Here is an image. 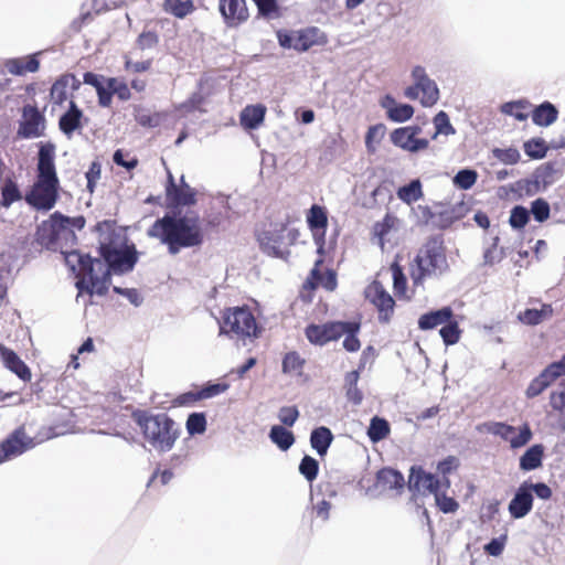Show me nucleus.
<instances>
[{
    "instance_id": "f257e3e1",
    "label": "nucleus",
    "mask_w": 565,
    "mask_h": 565,
    "mask_svg": "<svg viewBox=\"0 0 565 565\" xmlns=\"http://www.w3.org/2000/svg\"><path fill=\"white\" fill-rule=\"evenodd\" d=\"M147 235L164 245L170 255L200 247L204 243V232L198 215L164 214L152 223Z\"/></svg>"
},
{
    "instance_id": "f03ea898",
    "label": "nucleus",
    "mask_w": 565,
    "mask_h": 565,
    "mask_svg": "<svg viewBox=\"0 0 565 565\" xmlns=\"http://www.w3.org/2000/svg\"><path fill=\"white\" fill-rule=\"evenodd\" d=\"M53 143L41 145L38 153L36 179L25 193V202L35 211H51L58 200L60 180L54 163Z\"/></svg>"
},
{
    "instance_id": "7ed1b4c3",
    "label": "nucleus",
    "mask_w": 565,
    "mask_h": 565,
    "mask_svg": "<svg viewBox=\"0 0 565 565\" xmlns=\"http://www.w3.org/2000/svg\"><path fill=\"white\" fill-rule=\"evenodd\" d=\"M132 419L140 428L143 438L158 451H169L180 437L178 424L166 413L150 414L135 411Z\"/></svg>"
},
{
    "instance_id": "20e7f679",
    "label": "nucleus",
    "mask_w": 565,
    "mask_h": 565,
    "mask_svg": "<svg viewBox=\"0 0 565 565\" xmlns=\"http://www.w3.org/2000/svg\"><path fill=\"white\" fill-rule=\"evenodd\" d=\"M66 262L72 264L76 262L78 265L76 287L79 291L88 295L105 296L108 291L111 275L109 268L99 258H92L89 255H82L76 250H72L66 255Z\"/></svg>"
},
{
    "instance_id": "39448f33",
    "label": "nucleus",
    "mask_w": 565,
    "mask_h": 565,
    "mask_svg": "<svg viewBox=\"0 0 565 565\" xmlns=\"http://www.w3.org/2000/svg\"><path fill=\"white\" fill-rule=\"evenodd\" d=\"M95 231L99 234V255L109 268V273L124 274L132 270L138 260L136 248L134 245L125 248L114 246L110 238V234H114V222L107 220L98 222Z\"/></svg>"
},
{
    "instance_id": "423d86ee",
    "label": "nucleus",
    "mask_w": 565,
    "mask_h": 565,
    "mask_svg": "<svg viewBox=\"0 0 565 565\" xmlns=\"http://www.w3.org/2000/svg\"><path fill=\"white\" fill-rule=\"evenodd\" d=\"M447 265L443 241L429 237L409 264V276L415 287L423 286L426 278L441 273Z\"/></svg>"
},
{
    "instance_id": "0eeeda50",
    "label": "nucleus",
    "mask_w": 565,
    "mask_h": 565,
    "mask_svg": "<svg viewBox=\"0 0 565 565\" xmlns=\"http://www.w3.org/2000/svg\"><path fill=\"white\" fill-rule=\"evenodd\" d=\"M286 222L269 223L258 234L257 241L260 249L273 257L287 259L290 252L288 247L297 241V230H289Z\"/></svg>"
},
{
    "instance_id": "6e6552de",
    "label": "nucleus",
    "mask_w": 565,
    "mask_h": 565,
    "mask_svg": "<svg viewBox=\"0 0 565 565\" xmlns=\"http://www.w3.org/2000/svg\"><path fill=\"white\" fill-rule=\"evenodd\" d=\"M259 332L256 319L246 305L226 308L222 313L221 334H235L241 339L257 337Z\"/></svg>"
},
{
    "instance_id": "1a4fd4ad",
    "label": "nucleus",
    "mask_w": 565,
    "mask_h": 565,
    "mask_svg": "<svg viewBox=\"0 0 565 565\" xmlns=\"http://www.w3.org/2000/svg\"><path fill=\"white\" fill-rule=\"evenodd\" d=\"M276 38L282 49L307 52L313 46L324 45L328 42L326 34L317 26H307L299 30L280 29Z\"/></svg>"
},
{
    "instance_id": "9d476101",
    "label": "nucleus",
    "mask_w": 565,
    "mask_h": 565,
    "mask_svg": "<svg viewBox=\"0 0 565 565\" xmlns=\"http://www.w3.org/2000/svg\"><path fill=\"white\" fill-rule=\"evenodd\" d=\"M36 241L47 249H60L66 256L68 252L64 250L62 241L65 242V245L70 244L72 247L76 244L77 238L74 232H66L63 228L62 223L55 218V213H53L49 220L43 221L38 226Z\"/></svg>"
},
{
    "instance_id": "9b49d317",
    "label": "nucleus",
    "mask_w": 565,
    "mask_h": 565,
    "mask_svg": "<svg viewBox=\"0 0 565 565\" xmlns=\"http://www.w3.org/2000/svg\"><path fill=\"white\" fill-rule=\"evenodd\" d=\"M477 430L500 437L502 440L509 443L512 449L524 447L533 437V433L527 423L516 428L502 422H488L478 425Z\"/></svg>"
},
{
    "instance_id": "f8f14e48",
    "label": "nucleus",
    "mask_w": 565,
    "mask_h": 565,
    "mask_svg": "<svg viewBox=\"0 0 565 565\" xmlns=\"http://www.w3.org/2000/svg\"><path fill=\"white\" fill-rule=\"evenodd\" d=\"M412 76L414 85L408 86L404 90V95L409 99L420 98V104L424 107L434 106L439 99V89L436 83L427 76L422 66H415Z\"/></svg>"
},
{
    "instance_id": "ddd939ff",
    "label": "nucleus",
    "mask_w": 565,
    "mask_h": 565,
    "mask_svg": "<svg viewBox=\"0 0 565 565\" xmlns=\"http://www.w3.org/2000/svg\"><path fill=\"white\" fill-rule=\"evenodd\" d=\"M46 130V118L43 110L36 105L25 104L21 108L17 137L20 139H35L43 137Z\"/></svg>"
},
{
    "instance_id": "4468645a",
    "label": "nucleus",
    "mask_w": 565,
    "mask_h": 565,
    "mask_svg": "<svg viewBox=\"0 0 565 565\" xmlns=\"http://www.w3.org/2000/svg\"><path fill=\"white\" fill-rule=\"evenodd\" d=\"M365 298L376 308L379 321L387 323L394 315L395 300L379 280H373L365 288Z\"/></svg>"
},
{
    "instance_id": "2eb2a0df",
    "label": "nucleus",
    "mask_w": 565,
    "mask_h": 565,
    "mask_svg": "<svg viewBox=\"0 0 565 565\" xmlns=\"http://www.w3.org/2000/svg\"><path fill=\"white\" fill-rule=\"evenodd\" d=\"M36 445L34 438L25 433V427L19 426L0 443V463L11 460Z\"/></svg>"
},
{
    "instance_id": "dca6fc26",
    "label": "nucleus",
    "mask_w": 565,
    "mask_h": 565,
    "mask_svg": "<svg viewBox=\"0 0 565 565\" xmlns=\"http://www.w3.org/2000/svg\"><path fill=\"white\" fill-rule=\"evenodd\" d=\"M166 200L172 207L191 206L196 203V191L184 181L183 175L180 179V184H175L173 175L168 172Z\"/></svg>"
},
{
    "instance_id": "f3484780",
    "label": "nucleus",
    "mask_w": 565,
    "mask_h": 565,
    "mask_svg": "<svg viewBox=\"0 0 565 565\" xmlns=\"http://www.w3.org/2000/svg\"><path fill=\"white\" fill-rule=\"evenodd\" d=\"M323 255L315 262L313 268L310 270L307 279L302 284V291L312 292L319 286L327 291H334L338 286L337 273L333 269H327L324 274L321 273L323 265Z\"/></svg>"
},
{
    "instance_id": "a211bd4d",
    "label": "nucleus",
    "mask_w": 565,
    "mask_h": 565,
    "mask_svg": "<svg viewBox=\"0 0 565 565\" xmlns=\"http://www.w3.org/2000/svg\"><path fill=\"white\" fill-rule=\"evenodd\" d=\"M422 129L418 126L396 128L391 134V140L396 146L408 152H417L428 148L429 142L425 138H417Z\"/></svg>"
},
{
    "instance_id": "6ab92c4d",
    "label": "nucleus",
    "mask_w": 565,
    "mask_h": 565,
    "mask_svg": "<svg viewBox=\"0 0 565 565\" xmlns=\"http://www.w3.org/2000/svg\"><path fill=\"white\" fill-rule=\"evenodd\" d=\"M344 321H331L323 324H309L306 330V337L312 344L323 345L330 341H335L342 337Z\"/></svg>"
},
{
    "instance_id": "aec40b11",
    "label": "nucleus",
    "mask_w": 565,
    "mask_h": 565,
    "mask_svg": "<svg viewBox=\"0 0 565 565\" xmlns=\"http://www.w3.org/2000/svg\"><path fill=\"white\" fill-rule=\"evenodd\" d=\"M227 383L206 384L201 388H195L178 395L173 401V406H193L196 402L212 398L228 390Z\"/></svg>"
},
{
    "instance_id": "412c9836",
    "label": "nucleus",
    "mask_w": 565,
    "mask_h": 565,
    "mask_svg": "<svg viewBox=\"0 0 565 565\" xmlns=\"http://www.w3.org/2000/svg\"><path fill=\"white\" fill-rule=\"evenodd\" d=\"M218 10L230 28H236L249 18L246 0H218Z\"/></svg>"
},
{
    "instance_id": "4be33fe9",
    "label": "nucleus",
    "mask_w": 565,
    "mask_h": 565,
    "mask_svg": "<svg viewBox=\"0 0 565 565\" xmlns=\"http://www.w3.org/2000/svg\"><path fill=\"white\" fill-rule=\"evenodd\" d=\"M408 487L411 490L422 494H437L440 490V480L420 467H412Z\"/></svg>"
},
{
    "instance_id": "5701e85b",
    "label": "nucleus",
    "mask_w": 565,
    "mask_h": 565,
    "mask_svg": "<svg viewBox=\"0 0 565 565\" xmlns=\"http://www.w3.org/2000/svg\"><path fill=\"white\" fill-rule=\"evenodd\" d=\"M87 118L84 111L77 106L72 99L68 103L67 110L58 118V129L68 138H71L75 131L82 130L87 122Z\"/></svg>"
},
{
    "instance_id": "b1692460",
    "label": "nucleus",
    "mask_w": 565,
    "mask_h": 565,
    "mask_svg": "<svg viewBox=\"0 0 565 565\" xmlns=\"http://www.w3.org/2000/svg\"><path fill=\"white\" fill-rule=\"evenodd\" d=\"M307 223L311 232L313 233L315 239L319 241L318 253L324 254L323 239L328 227V213L323 206L313 204L307 213Z\"/></svg>"
},
{
    "instance_id": "393cba45",
    "label": "nucleus",
    "mask_w": 565,
    "mask_h": 565,
    "mask_svg": "<svg viewBox=\"0 0 565 565\" xmlns=\"http://www.w3.org/2000/svg\"><path fill=\"white\" fill-rule=\"evenodd\" d=\"M0 359L3 365L14 373L23 382H30L32 373L30 367L20 359V356L6 345L0 343Z\"/></svg>"
},
{
    "instance_id": "a878e982",
    "label": "nucleus",
    "mask_w": 565,
    "mask_h": 565,
    "mask_svg": "<svg viewBox=\"0 0 565 565\" xmlns=\"http://www.w3.org/2000/svg\"><path fill=\"white\" fill-rule=\"evenodd\" d=\"M375 487L381 491H396V493H401L405 487V479L399 471L384 467L376 472Z\"/></svg>"
},
{
    "instance_id": "bb28decb",
    "label": "nucleus",
    "mask_w": 565,
    "mask_h": 565,
    "mask_svg": "<svg viewBox=\"0 0 565 565\" xmlns=\"http://www.w3.org/2000/svg\"><path fill=\"white\" fill-rule=\"evenodd\" d=\"M533 507V495L531 488L524 482L516 491L514 498L509 503V512L512 518H524Z\"/></svg>"
},
{
    "instance_id": "cd10ccee",
    "label": "nucleus",
    "mask_w": 565,
    "mask_h": 565,
    "mask_svg": "<svg viewBox=\"0 0 565 565\" xmlns=\"http://www.w3.org/2000/svg\"><path fill=\"white\" fill-rule=\"evenodd\" d=\"M105 77L93 72H86L83 76L85 84L93 86L96 89L98 105L104 108L111 106L114 92L107 85H104Z\"/></svg>"
},
{
    "instance_id": "c85d7f7f",
    "label": "nucleus",
    "mask_w": 565,
    "mask_h": 565,
    "mask_svg": "<svg viewBox=\"0 0 565 565\" xmlns=\"http://www.w3.org/2000/svg\"><path fill=\"white\" fill-rule=\"evenodd\" d=\"M454 318V311L450 307H443L422 315L418 319V328L420 330H431L438 326H444L449 319Z\"/></svg>"
},
{
    "instance_id": "c756f323",
    "label": "nucleus",
    "mask_w": 565,
    "mask_h": 565,
    "mask_svg": "<svg viewBox=\"0 0 565 565\" xmlns=\"http://www.w3.org/2000/svg\"><path fill=\"white\" fill-rule=\"evenodd\" d=\"M550 416L556 418L557 427L565 431V383L550 394Z\"/></svg>"
},
{
    "instance_id": "7c9ffc66",
    "label": "nucleus",
    "mask_w": 565,
    "mask_h": 565,
    "mask_svg": "<svg viewBox=\"0 0 565 565\" xmlns=\"http://www.w3.org/2000/svg\"><path fill=\"white\" fill-rule=\"evenodd\" d=\"M553 316V308L550 303H542L540 309L527 308L520 311L518 320L526 326H536Z\"/></svg>"
},
{
    "instance_id": "2f4dec72",
    "label": "nucleus",
    "mask_w": 565,
    "mask_h": 565,
    "mask_svg": "<svg viewBox=\"0 0 565 565\" xmlns=\"http://www.w3.org/2000/svg\"><path fill=\"white\" fill-rule=\"evenodd\" d=\"M6 67L10 74L22 76L26 73L36 72L40 67V61L35 55L17 57L8 60Z\"/></svg>"
},
{
    "instance_id": "473e14b6",
    "label": "nucleus",
    "mask_w": 565,
    "mask_h": 565,
    "mask_svg": "<svg viewBox=\"0 0 565 565\" xmlns=\"http://www.w3.org/2000/svg\"><path fill=\"white\" fill-rule=\"evenodd\" d=\"M266 107L262 104L248 105L241 113V124L247 129H256L265 119Z\"/></svg>"
},
{
    "instance_id": "72a5a7b5",
    "label": "nucleus",
    "mask_w": 565,
    "mask_h": 565,
    "mask_svg": "<svg viewBox=\"0 0 565 565\" xmlns=\"http://www.w3.org/2000/svg\"><path fill=\"white\" fill-rule=\"evenodd\" d=\"M333 440V435L328 427L320 426L315 428L310 435L311 447L320 455L324 456Z\"/></svg>"
},
{
    "instance_id": "f704fd0d",
    "label": "nucleus",
    "mask_w": 565,
    "mask_h": 565,
    "mask_svg": "<svg viewBox=\"0 0 565 565\" xmlns=\"http://www.w3.org/2000/svg\"><path fill=\"white\" fill-rule=\"evenodd\" d=\"M544 447L540 444L531 446L520 458V469L531 471L542 466Z\"/></svg>"
},
{
    "instance_id": "c9c22d12",
    "label": "nucleus",
    "mask_w": 565,
    "mask_h": 565,
    "mask_svg": "<svg viewBox=\"0 0 565 565\" xmlns=\"http://www.w3.org/2000/svg\"><path fill=\"white\" fill-rule=\"evenodd\" d=\"M557 115L558 111L556 107L553 104L545 102L533 109L532 120L537 126L547 127L556 121Z\"/></svg>"
},
{
    "instance_id": "e433bc0d",
    "label": "nucleus",
    "mask_w": 565,
    "mask_h": 565,
    "mask_svg": "<svg viewBox=\"0 0 565 565\" xmlns=\"http://www.w3.org/2000/svg\"><path fill=\"white\" fill-rule=\"evenodd\" d=\"M1 190V199H0V206L2 207H9L14 202H18L24 196L22 195L19 185L12 178H6L2 182V185L0 188Z\"/></svg>"
},
{
    "instance_id": "4c0bfd02",
    "label": "nucleus",
    "mask_w": 565,
    "mask_h": 565,
    "mask_svg": "<svg viewBox=\"0 0 565 565\" xmlns=\"http://www.w3.org/2000/svg\"><path fill=\"white\" fill-rule=\"evenodd\" d=\"M162 10L178 19H184L195 10L193 0H163Z\"/></svg>"
},
{
    "instance_id": "58836bf2",
    "label": "nucleus",
    "mask_w": 565,
    "mask_h": 565,
    "mask_svg": "<svg viewBox=\"0 0 565 565\" xmlns=\"http://www.w3.org/2000/svg\"><path fill=\"white\" fill-rule=\"evenodd\" d=\"M360 371L358 370L348 372L344 376L345 396L354 405H360L363 401V393L358 387Z\"/></svg>"
},
{
    "instance_id": "ea45409f",
    "label": "nucleus",
    "mask_w": 565,
    "mask_h": 565,
    "mask_svg": "<svg viewBox=\"0 0 565 565\" xmlns=\"http://www.w3.org/2000/svg\"><path fill=\"white\" fill-rule=\"evenodd\" d=\"M342 335H345L343 340V348L348 352H356L361 348V342L358 339V333L361 329L359 321H344L343 322Z\"/></svg>"
},
{
    "instance_id": "a19ab883",
    "label": "nucleus",
    "mask_w": 565,
    "mask_h": 565,
    "mask_svg": "<svg viewBox=\"0 0 565 565\" xmlns=\"http://www.w3.org/2000/svg\"><path fill=\"white\" fill-rule=\"evenodd\" d=\"M390 270L393 277V289L395 296L399 299L411 300V297L406 295L407 279L401 264L397 260L393 262L390 266Z\"/></svg>"
},
{
    "instance_id": "79ce46f5",
    "label": "nucleus",
    "mask_w": 565,
    "mask_h": 565,
    "mask_svg": "<svg viewBox=\"0 0 565 565\" xmlns=\"http://www.w3.org/2000/svg\"><path fill=\"white\" fill-rule=\"evenodd\" d=\"M269 438L282 451H287L295 443L292 431L280 425H275L270 428Z\"/></svg>"
},
{
    "instance_id": "37998d69",
    "label": "nucleus",
    "mask_w": 565,
    "mask_h": 565,
    "mask_svg": "<svg viewBox=\"0 0 565 565\" xmlns=\"http://www.w3.org/2000/svg\"><path fill=\"white\" fill-rule=\"evenodd\" d=\"M257 8V17L265 20L279 19L282 15L278 0H252Z\"/></svg>"
},
{
    "instance_id": "c03bdc74",
    "label": "nucleus",
    "mask_w": 565,
    "mask_h": 565,
    "mask_svg": "<svg viewBox=\"0 0 565 565\" xmlns=\"http://www.w3.org/2000/svg\"><path fill=\"white\" fill-rule=\"evenodd\" d=\"M391 433L390 424L386 419L374 416L371 419L369 429H367V436L373 443L381 441L388 437Z\"/></svg>"
},
{
    "instance_id": "a18cd8bd",
    "label": "nucleus",
    "mask_w": 565,
    "mask_h": 565,
    "mask_svg": "<svg viewBox=\"0 0 565 565\" xmlns=\"http://www.w3.org/2000/svg\"><path fill=\"white\" fill-rule=\"evenodd\" d=\"M461 333L462 331L455 317L449 319L439 330V334L446 347L458 343L461 338Z\"/></svg>"
},
{
    "instance_id": "49530a36",
    "label": "nucleus",
    "mask_w": 565,
    "mask_h": 565,
    "mask_svg": "<svg viewBox=\"0 0 565 565\" xmlns=\"http://www.w3.org/2000/svg\"><path fill=\"white\" fill-rule=\"evenodd\" d=\"M72 77H63L62 75L52 84L50 89V97L53 104L62 106L68 99V85L67 81Z\"/></svg>"
},
{
    "instance_id": "de8ad7c7",
    "label": "nucleus",
    "mask_w": 565,
    "mask_h": 565,
    "mask_svg": "<svg viewBox=\"0 0 565 565\" xmlns=\"http://www.w3.org/2000/svg\"><path fill=\"white\" fill-rule=\"evenodd\" d=\"M531 104L526 100H516L505 103L501 106V111L522 121L529 117Z\"/></svg>"
},
{
    "instance_id": "09e8293b",
    "label": "nucleus",
    "mask_w": 565,
    "mask_h": 565,
    "mask_svg": "<svg viewBox=\"0 0 565 565\" xmlns=\"http://www.w3.org/2000/svg\"><path fill=\"white\" fill-rule=\"evenodd\" d=\"M397 196L403 202L411 204L423 196L422 183L419 180H413L407 185L397 190Z\"/></svg>"
},
{
    "instance_id": "8fccbe9b",
    "label": "nucleus",
    "mask_w": 565,
    "mask_h": 565,
    "mask_svg": "<svg viewBox=\"0 0 565 565\" xmlns=\"http://www.w3.org/2000/svg\"><path fill=\"white\" fill-rule=\"evenodd\" d=\"M305 363V359H302L298 352H288L282 359V372L286 374H301Z\"/></svg>"
},
{
    "instance_id": "3c124183",
    "label": "nucleus",
    "mask_w": 565,
    "mask_h": 565,
    "mask_svg": "<svg viewBox=\"0 0 565 565\" xmlns=\"http://www.w3.org/2000/svg\"><path fill=\"white\" fill-rule=\"evenodd\" d=\"M459 217L460 216L456 213V209L454 206L439 205L435 215V227L447 228L459 220Z\"/></svg>"
},
{
    "instance_id": "603ef678",
    "label": "nucleus",
    "mask_w": 565,
    "mask_h": 565,
    "mask_svg": "<svg viewBox=\"0 0 565 565\" xmlns=\"http://www.w3.org/2000/svg\"><path fill=\"white\" fill-rule=\"evenodd\" d=\"M552 385V382L546 376L544 371H542L536 377H534L525 390L526 398H534L541 395L547 387Z\"/></svg>"
},
{
    "instance_id": "864d4df0",
    "label": "nucleus",
    "mask_w": 565,
    "mask_h": 565,
    "mask_svg": "<svg viewBox=\"0 0 565 565\" xmlns=\"http://www.w3.org/2000/svg\"><path fill=\"white\" fill-rule=\"evenodd\" d=\"M299 472L307 481L312 482L318 476L319 462L313 457L306 455L300 461Z\"/></svg>"
},
{
    "instance_id": "5fc2aeb1",
    "label": "nucleus",
    "mask_w": 565,
    "mask_h": 565,
    "mask_svg": "<svg viewBox=\"0 0 565 565\" xmlns=\"http://www.w3.org/2000/svg\"><path fill=\"white\" fill-rule=\"evenodd\" d=\"M525 153L533 159H542L546 156L547 147L541 138H533L524 143Z\"/></svg>"
},
{
    "instance_id": "6e6d98bb",
    "label": "nucleus",
    "mask_w": 565,
    "mask_h": 565,
    "mask_svg": "<svg viewBox=\"0 0 565 565\" xmlns=\"http://www.w3.org/2000/svg\"><path fill=\"white\" fill-rule=\"evenodd\" d=\"M414 115L413 106L408 104H397L393 109L387 111V118L394 122H404Z\"/></svg>"
},
{
    "instance_id": "4d7b16f0",
    "label": "nucleus",
    "mask_w": 565,
    "mask_h": 565,
    "mask_svg": "<svg viewBox=\"0 0 565 565\" xmlns=\"http://www.w3.org/2000/svg\"><path fill=\"white\" fill-rule=\"evenodd\" d=\"M188 433L193 435L203 434L206 430V418L203 413H192L186 419Z\"/></svg>"
},
{
    "instance_id": "13d9d810",
    "label": "nucleus",
    "mask_w": 565,
    "mask_h": 565,
    "mask_svg": "<svg viewBox=\"0 0 565 565\" xmlns=\"http://www.w3.org/2000/svg\"><path fill=\"white\" fill-rule=\"evenodd\" d=\"M478 173L475 170L463 169L455 175L454 183L461 190H468L476 183Z\"/></svg>"
},
{
    "instance_id": "bf43d9fd",
    "label": "nucleus",
    "mask_w": 565,
    "mask_h": 565,
    "mask_svg": "<svg viewBox=\"0 0 565 565\" xmlns=\"http://www.w3.org/2000/svg\"><path fill=\"white\" fill-rule=\"evenodd\" d=\"M105 83L109 88H113L114 95H117L120 100L126 102L131 98L130 88L124 81H119L116 77H107Z\"/></svg>"
},
{
    "instance_id": "052dcab7",
    "label": "nucleus",
    "mask_w": 565,
    "mask_h": 565,
    "mask_svg": "<svg viewBox=\"0 0 565 565\" xmlns=\"http://www.w3.org/2000/svg\"><path fill=\"white\" fill-rule=\"evenodd\" d=\"M434 125H435V129H436L434 137H436L437 135L449 136V135H454L456 132L455 128L452 127V125L449 121L448 115L443 110L439 111L434 117Z\"/></svg>"
},
{
    "instance_id": "680f3d73",
    "label": "nucleus",
    "mask_w": 565,
    "mask_h": 565,
    "mask_svg": "<svg viewBox=\"0 0 565 565\" xmlns=\"http://www.w3.org/2000/svg\"><path fill=\"white\" fill-rule=\"evenodd\" d=\"M529 211L524 206L518 205L512 209L509 222L513 228L521 230L529 223Z\"/></svg>"
},
{
    "instance_id": "e2e57ef3",
    "label": "nucleus",
    "mask_w": 565,
    "mask_h": 565,
    "mask_svg": "<svg viewBox=\"0 0 565 565\" xmlns=\"http://www.w3.org/2000/svg\"><path fill=\"white\" fill-rule=\"evenodd\" d=\"M55 218L60 220L63 228L66 230V232H74V228L83 230L86 224V220L83 215L68 217L61 214L60 212H55Z\"/></svg>"
},
{
    "instance_id": "0e129e2a",
    "label": "nucleus",
    "mask_w": 565,
    "mask_h": 565,
    "mask_svg": "<svg viewBox=\"0 0 565 565\" xmlns=\"http://www.w3.org/2000/svg\"><path fill=\"white\" fill-rule=\"evenodd\" d=\"M385 134V126L383 124H377L369 127L365 136V146L370 152L375 151V147L373 145L374 141L379 142Z\"/></svg>"
},
{
    "instance_id": "69168bd1",
    "label": "nucleus",
    "mask_w": 565,
    "mask_h": 565,
    "mask_svg": "<svg viewBox=\"0 0 565 565\" xmlns=\"http://www.w3.org/2000/svg\"><path fill=\"white\" fill-rule=\"evenodd\" d=\"M531 212L534 218L542 223L550 217L551 209L548 203L544 199L540 198L532 202Z\"/></svg>"
},
{
    "instance_id": "338daca9",
    "label": "nucleus",
    "mask_w": 565,
    "mask_h": 565,
    "mask_svg": "<svg viewBox=\"0 0 565 565\" xmlns=\"http://www.w3.org/2000/svg\"><path fill=\"white\" fill-rule=\"evenodd\" d=\"M494 157L505 163V164H515L520 161V152L515 148H507V149H494Z\"/></svg>"
},
{
    "instance_id": "774afa93",
    "label": "nucleus",
    "mask_w": 565,
    "mask_h": 565,
    "mask_svg": "<svg viewBox=\"0 0 565 565\" xmlns=\"http://www.w3.org/2000/svg\"><path fill=\"white\" fill-rule=\"evenodd\" d=\"M543 371L553 384L559 377L565 375V355H563L559 361L548 364Z\"/></svg>"
}]
</instances>
